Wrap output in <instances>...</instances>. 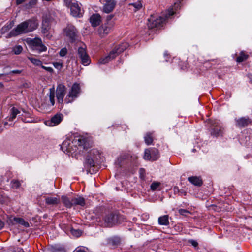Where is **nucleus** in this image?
<instances>
[{"label": "nucleus", "mask_w": 252, "mask_h": 252, "mask_svg": "<svg viewBox=\"0 0 252 252\" xmlns=\"http://www.w3.org/2000/svg\"><path fill=\"white\" fill-rule=\"evenodd\" d=\"M180 1L175 2L174 5L169 8L162 16L151 15L148 19L147 23L148 28L151 29L158 30L163 27L166 21L170 19L175 13V11L180 7Z\"/></svg>", "instance_id": "nucleus-1"}, {"label": "nucleus", "mask_w": 252, "mask_h": 252, "mask_svg": "<svg viewBox=\"0 0 252 252\" xmlns=\"http://www.w3.org/2000/svg\"><path fill=\"white\" fill-rule=\"evenodd\" d=\"M38 23L34 18L26 20L19 24L11 30L8 34V37L16 36L18 35L27 33L36 29Z\"/></svg>", "instance_id": "nucleus-2"}, {"label": "nucleus", "mask_w": 252, "mask_h": 252, "mask_svg": "<svg viewBox=\"0 0 252 252\" xmlns=\"http://www.w3.org/2000/svg\"><path fill=\"white\" fill-rule=\"evenodd\" d=\"M63 32L65 35L69 38L70 42L74 43V46L77 47L86 46L85 44L78 39V32L76 28L72 25L68 24L64 29Z\"/></svg>", "instance_id": "nucleus-3"}, {"label": "nucleus", "mask_w": 252, "mask_h": 252, "mask_svg": "<svg viewBox=\"0 0 252 252\" xmlns=\"http://www.w3.org/2000/svg\"><path fill=\"white\" fill-rule=\"evenodd\" d=\"M123 220L122 216L117 213H111L104 218V224L106 227H111L116 223L121 222Z\"/></svg>", "instance_id": "nucleus-4"}, {"label": "nucleus", "mask_w": 252, "mask_h": 252, "mask_svg": "<svg viewBox=\"0 0 252 252\" xmlns=\"http://www.w3.org/2000/svg\"><path fill=\"white\" fill-rule=\"evenodd\" d=\"M51 22V18L47 16H45L43 18L41 32L48 39L52 37V35L50 33Z\"/></svg>", "instance_id": "nucleus-5"}, {"label": "nucleus", "mask_w": 252, "mask_h": 252, "mask_svg": "<svg viewBox=\"0 0 252 252\" xmlns=\"http://www.w3.org/2000/svg\"><path fill=\"white\" fill-rule=\"evenodd\" d=\"M80 91V87L79 85L77 83H74L70 91L66 96L65 101L66 103H70L73 101V100L77 98L78 94Z\"/></svg>", "instance_id": "nucleus-6"}, {"label": "nucleus", "mask_w": 252, "mask_h": 252, "mask_svg": "<svg viewBox=\"0 0 252 252\" xmlns=\"http://www.w3.org/2000/svg\"><path fill=\"white\" fill-rule=\"evenodd\" d=\"M65 6L70 8L71 14L73 16L80 17L82 16V10L76 0L72 1L69 5Z\"/></svg>", "instance_id": "nucleus-7"}, {"label": "nucleus", "mask_w": 252, "mask_h": 252, "mask_svg": "<svg viewBox=\"0 0 252 252\" xmlns=\"http://www.w3.org/2000/svg\"><path fill=\"white\" fill-rule=\"evenodd\" d=\"M103 5L102 11L106 13H110L113 11L116 6L114 0H100Z\"/></svg>", "instance_id": "nucleus-8"}, {"label": "nucleus", "mask_w": 252, "mask_h": 252, "mask_svg": "<svg viewBox=\"0 0 252 252\" xmlns=\"http://www.w3.org/2000/svg\"><path fill=\"white\" fill-rule=\"evenodd\" d=\"M78 54L83 65H88L90 63L91 60L85 48H78Z\"/></svg>", "instance_id": "nucleus-9"}, {"label": "nucleus", "mask_w": 252, "mask_h": 252, "mask_svg": "<svg viewBox=\"0 0 252 252\" xmlns=\"http://www.w3.org/2000/svg\"><path fill=\"white\" fill-rule=\"evenodd\" d=\"M65 93V86L62 84L58 85L56 89V97L59 103H63Z\"/></svg>", "instance_id": "nucleus-10"}, {"label": "nucleus", "mask_w": 252, "mask_h": 252, "mask_svg": "<svg viewBox=\"0 0 252 252\" xmlns=\"http://www.w3.org/2000/svg\"><path fill=\"white\" fill-rule=\"evenodd\" d=\"M24 41L30 46H33L35 47H46L42 44L41 39L38 37H35L33 39L27 38L25 39Z\"/></svg>", "instance_id": "nucleus-11"}, {"label": "nucleus", "mask_w": 252, "mask_h": 252, "mask_svg": "<svg viewBox=\"0 0 252 252\" xmlns=\"http://www.w3.org/2000/svg\"><path fill=\"white\" fill-rule=\"evenodd\" d=\"M8 223L9 224L11 223L12 225L20 224L26 227H28L29 226L28 222H26L23 219L20 218H10L9 220H8Z\"/></svg>", "instance_id": "nucleus-12"}, {"label": "nucleus", "mask_w": 252, "mask_h": 252, "mask_svg": "<svg viewBox=\"0 0 252 252\" xmlns=\"http://www.w3.org/2000/svg\"><path fill=\"white\" fill-rule=\"evenodd\" d=\"M90 22L93 27H96L100 24L101 17L99 14H94L90 17Z\"/></svg>", "instance_id": "nucleus-13"}, {"label": "nucleus", "mask_w": 252, "mask_h": 252, "mask_svg": "<svg viewBox=\"0 0 252 252\" xmlns=\"http://www.w3.org/2000/svg\"><path fill=\"white\" fill-rule=\"evenodd\" d=\"M64 229L66 232H70L73 236L76 237H80L82 234L81 230L75 229L72 226L67 225L64 227Z\"/></svg>", "instance_id": "nucleus-14"}, {"label": "nucleus", "mask_w": 252, "mask_h": 252, "mask_svg": "<svg viewBox=\"0 0 252 252\" xmlns=\"http://www.w3.org/2000/svg\"><path fill=\"white\" fill-rule=\"evenodd\" d=\"M45 200L46 204L48 205H57L60 202L59 197L48 196L45 197Z\"/></svg>", "instance_id": "nucleus-15"}, {"label": "nucleus", "mask_w": 252, "mask_h": 252, "mask_svg": "<svg viewBox=\"0 0 252 252\" xmlns=\"http://www.w3.org/2000/svg\"><path fill=\"white\" fill-rule=\"evenodd\" d=\"M236 125L239 127H245L251 123V121L248 118L242 117L236 119Z\"/></svg>", "instance_id": "nucleus-16"}, {"label": "nucleus", "mask_w": 252, "mask_h": 252, "mask_svg": "<svg viewBox=\"0 0 252 252\" xmlns=\"http://www.w3.org/2000/svg\"><path fill=\"white\" fill-rule=\"evenodd\" d=\"M63 119V115L60 114H57L54 116L50 121L49 126H51L58 125Z\"/></svg>", "instance_id": "nucleus-17"}, {"label": "nucleus", "mask_w": 252, "mask_h": 252, "mask_svg": "<svg viewBox=\"0 0 252 252\" xmlns=\"http://www.w3.org/2000/svg\"><path fill=\"white\" fill-rule=\"evenodd\" d=\"M88 156H91L92 158L94 159L95 161H99L101 159V154L97 149H92L91 150Z\"/></svg>", "instance_id": "nucleus-18"}, {"label": "nucleus", "mask_w": 252, "mask_h": 252, "mask_svg": "<svg viewBox=\"0 0 252 252\" xmlns=\"http://www.w3.org/2000/svg\"><path fill=\"white\" fill-rule=\"evenodd\" d=\"M73 206L80 205L84 206L85 205V201L84 198L78 197L72 198Z\"/></svg>", "instance_id": "nucleus-19"}, {"label": "nucleus", "mask_w": 252, "mask_h": 252, "mask_svg": "<svg viewBox=\"0 0 252 252\" xmlns=\"http://www.w3.org/2000/svg\"><path fill=\"white\" fill-rule=\"evenodd\" d=\"M98 161H95L94 159L92 158L91 156H87L85 163V167L87 168L94 166L95 162Z\"/></svg>", "instance_id": "nucleus-20"}, {"label": "nucleus", "mask_w": 252, "mask_h": 252, "mask_svg": "<svg viewBox=\"0 0 252 252\" xmlns=\"http://www.w3.org/2000/svg\"><path fill=\"white\" fill-rule=\"evenodd\" d=\"M78 144L83 149H87L90 147V144L85 138H80L78 139Z\"/></svg>", "instance_id": "nucleus-21"}, {"label": "nucleus", "mask_w": 252, "mask_h": 252, "mask_svg": "<svg viewBox=\"0 0 252 252\" xmlns=\"http://www.w3.org/2000/svg\"><path fill=\"white\" fill-rule=\"evenodd\" d=\"M188 180L191 182L192 184L200 186L202 184V181L200 178L197 177H190L188 178Z\"/></svg>", "instance_id": "nucleus-22"}, {"label": "nucleus", "mask_w": 252, "mask_h": 252, "mask_svg": "<svg viewBox=\"0 0 252 252\" xmlns=\"http://www.w3.org/2000/svg\"><path fill=\"white\" fill-rule=\"evenodd\" d=\"M62 200L63 204L67 208H71L73 206L72 198L70 200L66 196H63L62 197Z\"/></svg>", "instance_id": "nucleus-23"}, {"label": "nucleus", "mask_w": 252, "mask_h": 252, "mask_svg": "<svg viewBox=\"0 0 252 252\" xmlns=\"http://www.w3.org/2000/svg\"><path fill=\"white\" fill-rule=\"evenodd\" d=\"M158 223L160 225H167L169 224L168 216L164 215L158 218Z\"/></svg>", "instance_id": "nucleus-24"}, {"label": "nucleus", "mask_w": 252, "mask_h": 252, "mask_svg": "<svg viewBox=\"0 0 252 252\" xmlns=\"http://www.w3.org/2000/svg\"><path fill=\"white\" fill-rule=\"evenodd\" d=\"M10 112L11 116L9 118L10 121H12L16 118L17 115L20 113V111L15 107L11 108Z\"/></svg>", "instance_id": "nucleus-25"}, {"label": "nucleus", "mask_w": 252, "mask_h": 252, "mask_svg": "<svg viewBox=\"0 0 252 252\" xmlns=\"http://www.w3.org/2000/svg\"><path fill=\"white\" fill-rule=\"evenodd\" d=\"M152 156V160H157L159 157V152L158 149L156 148L150 149Z\"/></svg>", "instance_id": "nucleus-26"}, {"label": "nucleus", "mask_w": 252, "mask_h": 252, "mask_svg": "<svg viewBox=\"0 0 252 252\" xmlns=\"http://www.w3.org/2000/svg\"><path fill=\"white\" fill-rule=\"evenodd\" d=\"M143 158L145 160H150L151 159H152V156L150 149H145Z\"/></svg>", "instance_id": "nucleus-27"}, {"label": "nucleus", "mask_w": 252, "mask_h": 252, "mask_svg": "<svg viewBox=\"0 0 252 252\" xmlns=\"http://www.w3.org/2000/svg\"><path fill=\"white\" fill-rule=\"evenodd\" d=\"M249 56L247 54H246L244 52H242L239 56L237 58L236 61L238 62H242L246 60H247Z\"/></svg>", "instance_id": "nucleus-28"}, {"label": "nucleus", "mask_w": 252, "mask_h": 252, "mask_svg": "<svg viewBox=\"0 0 252 252\" xmlns=\"http://www.w3.org/2000/svg\"><path fill=\"white\" fill-rule=\"evenodd\" d=\"M54 97H55V90H54V88L53 87V88L50 89V95H49L50 101V102H51L52 105H54L55 104Z\"/></svg>", "instance_id": "nucleus-29"}, {"label": "nucleus", "mask_w": 252, "mask_h": 252, "mask_svg": "<svg viewBox=\"0 0 252 252\" xmlns=\"http://www.w3.org/2000/svg\"><path fill=\"white\" fill-rule=\"evenodd\" d=\"M29 60H30L31 62L35 65L37 66H41L42 65V62L37 59L32 58V57H28Z\"/></svg>", "instance_id": "nucleus-30"}, {"label": "nucleus", "mask_w": 252, "mask_h": 252, "mask_svg": "<svg viewBox=\"0 0 252 252\" xmlns=\"http://www.w3.org/2000/svg\"><path fill=\"white\" fill-rule=\"evenodd\" d=\"M145 142L147 145L151 144L153 142V137H152L151 134L147 133L144 137Z\"/></svg>", "instance_id": "nucleus-31"}, {"label": "nucleus", "mask_w": 252, "mask_h": 252, "mask_svg": "<svg viewBox=\"0 0 252 252\" xmlns=\"http://www.w3.org/2000/svg\"><path fill=\"white\" fill-rule=\"evenodd\" d=\"M110 57L108 56L104 58H101L98 61V63L99 64H104L107 63L110 60Z\"/></svg>", "instance_id": "nucleus-32"}, {"label": "nucleus", "mask_w": 252, "mask_h": 252, "mask_svg": "<svg viewBox=\"0 0 252 252\" xmlns=\"http://www.w3.org/2000/svg\"><path fill=\"white\" fill-rule=\"evenodd\" d=\"M111 29L110 27L107 26H102L100 28V31L101 32H103L104 34H107L110 32Z\"/></svg>", "instance_id": "nucleus-33"}, {"label": "nucleus", "mask_w": 252, "mask_h": 252, "mask_svg": "<svg viewBox=\"0 0 252 252\" xmlns=\"http://www.w3.org/2000/svg\"><path fill=\"white\" fill-rule=\"evenodd\" d=\"M21 185L20 182L16 180H13L11 181V187L13 189H18Z\"/></svg>", "instance_id": "nucleus-34"}, {"label": "nucleus", "mask_w": 252, "mask_h": 252, "mask_svg": "<svg viewBox=\"0 0 252 252\" xmlns=\"http://www.w3.org/2000/svg\"><path fill=\"white\" fill-rule=\"evenodd\" d=\"M118 55V53L117 51V49L114 48L110 53H109V57H110V59H113L115 58Z\"/></svg>", "instance_id": "nucleus-35"}, {"label": "nucleus", "mask_w": 252, "mask_h": 252, "mask_svg": "<svg viewBox=\"0 0 252 252\" xmlns=\"http://www.w3.org/2000/svg\"><path fill=\"white\" fill-rule=\"evenodd\" d=\"M160 185V183L159 182H153L151 185V189L154 191L158 189Z\"/></svg>", "instance_id": "nucleus-36"}, {"label": "nucleus", "mask_w": 252, "mask_h": 252, "mask_svg": "<svg viewBox=\"0 0 252 252\" xmlns=\"http://www.w3.org/2000/svg\"><path fill=\"white\" fill-rule=\"evenodd\" d=\"M220 130L219 128L216 127L213 129L212 131L211 132V134L215 136H219L220 135Z\"/></svg>", "instance_id": "nucleus-37"}, {"label": "nucleus", "mask_w": 252, "mask_h": 252, "mask_svg": "<svg viewBox=\"0 0 252 252\" xmlns=\"http://www.w3.org/2000/svg\"><path fill=\"white\" fill-rule=\"evenodd\" d=\"M13 25V22H11L10 23L9 25H5L3 26L2 28V32H6L7 31H8L9 29H10L12 27Z\"/></svg>", "instance_id": "nucleus-38"}, {"label": "nucleus", "mask_w": 252, "mask_h": 252, "mask_svg": "<svg viewBox=\"0 0 252 252\" xmlns=\"http://www.w3.org/2000/svg\"><path fill=\"white\" fill-rule=\"evenodd\" d=\"M135 8L136 10H139L142 7V4L141 2H138L134 3L131 4Z\"/></svg>", "instance_id": "nucleus-39"}, {"label": "nucleus", "mask_w": 252, "mask_h": 252, "mask_svg": "<svg viewBox=\"0 0 252 252\" xmlns=\"http://www.w3.org/2000/svg\"><path fill=\"white\" fill-rule=\"evenodd\" d=\"M53 64L56 68L59 70H61L63 67V63L61 62H54Z\"/></svg>", "instance_id": "nucleus-40"}, {"label": "nucleus", "mask_w": 252, "mask_h": 252, "mask_svg": "<svg viewBox=\"0 0 252 252\" xmlns=\"http://www.w3.org/2000/svg\"><path fill=\"white\" fill-rule=\"evenodd\" d=\"M36 3V0H31L29 3L26 4V6L27 8H30L35 4Z\"/></svg>", "instance_id": "nucleus-41"}, {"label": "nucleus", "mask_w": 252, "mask_h": 252, "mask_svg": "<svg viewBox=\"0 0 252 252\" xmlns=\"http://www.w3.org/2000/svg\"><path fill=\"white\" fill-rule=\"evenodd\" d=\"M22 50V48H13L12 53L16 55H18L21 53Z\"/></svg>", "instance_id": "nucleus-42"}, {"label": "nucleus", "mask_w": 252, "mask_h": 252, "mask_svg": "<svg viewBox=\"0 0 252 252\" xmlns=\"http://www.w3.org/2000/svg\"><path fill=\"white\" fill-rule=\"evenodd\" d=\"M67 52L66 48H62L60 52V55L61 57L64 56Z\"/></svg>", "instance_id": "nucleus-43"}, {"label": "nucleus", "mask_w": 252, "mask_h": 252, "mask_svg": "<svg viewBox=\"0 0 252 252\" xmlns=\"http://www.w3.org/2000/svg\"><path fill=\"white\" fill-rule=\"evenodd\" d=\"M179 213L180 215L183 216H186V214L190 213L189 211L185 209H180L179 210Z\"/></svg>", "instance_id": "nucleus-44"}, {"label": "nucleus", "mask_w": 252, "mask_h": 252, "mask_svg": "<svg viewBox=\"0 0 252 252\" xmlns=\"http://www.w3.org/2000/svg\"><path fill=\"white\" fill-rule=\"evenodd\" d=\"M42 68L45 69L46 70H47V71L49 72H51V73H52L53 72V69H52V67H45L44 66H41Z\"/></svg>", "instance_id": "nucleus-45"}, {"label": "nucleus", "mask_w": 252, "mask_h": 252, "mask_svg": "<svg viewBox=\"0 0 252 252\" xmlns=\"http://www.w3.org/2000/svg\"><path fill=\"white\" fill-rule=\"evenodd\" d=\"M114 15L113 14H110L106 17V19L107 22L108 23L110 21H111L114 17Z\"/></svg>", "instance_id": "nucleus-46"}, {"label": "nucleus", "mask_w": 252, "mask_h": 252, "mask_svg": "<svg viewBox=\"0 0 252 252\" xmlns=\"http://www.w3.org/2000/svg\"><path fill=\"white\" fill-rule=\"evenodd\" d=\"M129 45L127 42H124L122 43L119 47H129Z\"/></svg>", "instance_id": "nucleus-47"}, {"label": "nucleus", "mask_w": 252, "mask_h": 252, "mask_svg": "<svg viewBox=\"0 0 252 252\" xmlns=\"http://www.w3.org/2000/svg\"><path fill=\"white\" fill-rule=\"evenodd\" d=\"M69 144V142L68 141H64L63 144H62V149H63L65 147H66L67 146V145H68Z\"/></svg>", "instance_id": "nucleus-48"}, {"label": "nucleus", "mask_w": 252, "mask_h": 252, "mask_svg": "<svg viewBox=\"0 0 252 252\" xmlns=\"http://www.w3.org/2000/svg\"><path fill=\"white\" fill-rule=\"evenodd\" d=\"M119 240H116L114 241L113 240H111L110 241V243H112L113 245H117L119 243Z\"/></svg>", "instance_id": "nucleus-49"}, {"label": "nucleus", "mask_w": 252, "mask_h": 252, "mask_svg": "<svg viewBox=\"0 0 252 252\" xmlns=\"http://www.w3.org/2000/svg\"><path fill=\"white\" fill-rule=\"evenodd\" d=\"M21 73V71L19 70H12L11 72V73H13V74H20Z\"/></svg>", "instance_id": "nucleus-50"}, {"label": "nucleus", "mask_w": 252, "mask_h": 252, "mask_svg": "<svg viewBox=\"0 0 252 252\" xmlns=\"http://www.w3.org/2000/svg\"><path fill=\"white\" fill-rule=\"evenodd\" d=\"M190 242L194 247H196L198 245L197 242L194 240H191Z\"/></svg>", "instance_id": "nucleus-51"}, {"label": "nucleus", "mask_w": 252, "mask_h": 252, "mask_svg": "<svg viewBox=\"0 0 252 252\" xmlns=\"http://www.w3.org/2000/svg\"><path fill=\"white\" fill-rule=\"evenodd\" d=\"M26 0H16V4L17 5H19L23 3Z\"/></svg>", "instance_id": "nucleus-52"}, {"label": "nucleus", "mask_w": 252, "mask_h": 252, "mask_svg": "<svg viewBox=\"0 0 252 252\" xmlns=\"http://www.w3.org/2000/svg\"><path fill=\"white\" fill-rule=\"evenodd\" d=\"M4 225V222H2L1 220L0 219V229L3 227Z\"/></svg>", "instance_id": "nucleus-53"}, {"label": "nucleus", "mask_w": 252, "mask_h": 252, "mask_svg": "<svg viewBox=\"0 0 252 252\" xmlns=\"http://www.w3.org/2000/svg\"><path fill=\"white\" fill-rule=\"evenodd\" d=\"M46 48H39L38 52H39V53H41V52H42L45 51H46Z\"/></svg>", "instance_id": "nucleus-54"}, {"label": "nucleus", "mask_w": 252, "mask_h": 252, "mask_svg": "<svg viewBox=\"0 0 252 252\" xmlns=\"http://www.w3.org/2000/svg\"><path fill=\"white\" fill-rule=\"evenodd\" d=\"M76 252H86L84 250H78L76 251Z\"/></svg>", "instance_id": "nucleus-55"}, {"label": "nucleus", "mask_w": 252, "mask_h": 252, "mask_svg": "<svg viewBox=\"0 0 252 252\" xmlns=\"http://www.w3.org/2000/svg\"><path fill=\"white\" fill-rule=\"evenodd\" d=\"M3 87V84L1 83H0V88H2Z\"/></svg>", "instance_id": "nucleus-56"}, {"label": "nucleus", "mask_w": 252, "mask_h": 252, "mask_svg": "<svg viewBox=\"0 0 252 252\" xmlns=\"http://www.w3.org/2000/svg\"><path fill=\"white\" fill-rule=\"evenodd\" d=\"M16 47L19 48V47H21V46L19 45V46H17Z\"/></svg>", "instance_id": "nucleus-57"}, {"label": "nucleus", "mask_w": 252, "mask_h": 252, "mask_svg": "<svg viewBox=\"0 0 252 252\" xmlns=\"http://www.w3.org/2000/svg\"><path fill=\"white\" fill-rule=\"evenodd\" d=\"M194 151H195V149H193V152H194Z\"/></svg>", "instance_id": "nucleus-58"}]
</instances>
